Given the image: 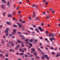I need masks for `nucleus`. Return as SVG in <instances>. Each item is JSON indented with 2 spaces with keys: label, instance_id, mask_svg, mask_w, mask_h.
Wrapping results in <instances>:
<instances>
[{
  "label": "nucleus",
  "instance_id": "f257e3e1",
  "mask_svg": "<svg viewBox=\"0 0 60 60\" xmlns=\"http://www.w3.org/2000/svg\"><path fill=\"white\" fill-rule=\"evenodd\" d=\"M38 29L39 30H40V31H44V29H42V28H41V27L40 26L38 27Z\"/></svg>",
  "mask_w": 60,
  "mask_h": 60
},
{
  "label": "nucleus",
  "instance_id": "f03ea898",
  "mask_svg": "<svg viewBox=\"0 0 60 60\" xmlns=\"http://www.w3.org/2000/svg\"><path fill=\"white\" fill-rule=\"evenodd\" d=\"M17 41L19 43H21L22 44H24V42L23 41H20L19 40H17Z\"/></svg>",
  "mask_w": 60,
  "mask_h": 60
},
{
  "label": "nucleus",
  "instance_id": "7ed1b4c3",
  "mask_svg": "<svg viewBox=\"0 0 60 60\" xmlns=\"http://www.w3.org/2000/svg\"><path fill=\"white\" fill-rule=\"evenodd\" d=\"M10 43L11 45L12 46V47H14V44H13V43H12V42H11V41H9V42L8 43V44H9Z\"/></svg>",
  "mask_w": 60,
  "mask_h": 60
},
{
  "label": "nucleus",
  "instance_id": "20e7f679",
  "mask_svg": "<svg viewBox=\"0 0 60 60\" xmlns=\"http://www.w3.org/2000/svg\"><path fill=\"white\" fill-rule=\"evenodd\" d=\"M49 39L51 41H53V40H55V38H53V37H52V38H50Z\"/></svg>",
  "mask_w": 60,
  "mask_h": 60
},
{
  "label": "nucleus",
  "instance_id": "39448f33",
  "mask_svg": "<svg viewBox=\"0 0 60 60\" xmlns=\"http://www.w3.org/2000/svg\"><path fill=\"white\" fill-rule=\"evenodd\" d=\"M17 24L18 25V27H21L22 26V25L20 24V23H17Z\"/></svg>",
  "mask_w": 60,
  "mask_h": 60
},
{
  "label": "nucleus",
  "instance_id": "423d86ee",
  "mask_svg": "<svg viewBox=\"0 0 60 60\" xmlns=\"http://www.w3.org/2000/svg\"><path fill=\"white\" fill-rule=\"evenodd\" d=\"M1 8L2 9H4V10H5V8L4 6V5L3 4L2 5H1Z\"/></svg>",
  "mask_w": 60,
  "mask_h": 60
},
{
  "label": "nucleus",
  "instance_id": "0eeeda50",
  "mask_svg": "<svg viewBox=\"0 0 60 60\" xmlns=\"http://www.w3.org/2000/svg\"><path fill=\"white\" fill-rule=\"evenodd\" d=\"M35 31H36L37 32H39V30H38V29H34Z\"/></svg>",
  "mask_w": 60,
  "mask_h": 60
},
{
  "label": "nucleus",
  "instance_id": "6e6552de",
  "mask_svg": "<svg viewBox=\"0 0 60 60\" xmlns=\"http://www.w3.org/2000/svg\"><path fill=\"white\" fill-rule=\"evenodd\" d=\"M9 52H14V50H12V49H10L9 51Z\"/></svg>",
  "mask_w": 60,
  "mask_h": 60
},
{
  "label": "nucleus",
  "instance_id": "1a4fd4ad",
  "mask_svg": "<svg viewBox=\"0 0 60 60\" xmlns=\"http://www.w3.org/2000/svg\"><path fill=\"white\" fill-rule=\"evenodd\" d=\"M34 41V40L31 39L30 40H29V41L30 42H32L33 41Z\"/></svg>",
  "mask_w": 60,
  "mask_h": 60
},
{
  "label": "nucleus",
  "instance_id": "9d476101",
  "mask_svg": "<svg viewBox=\"0 0 60 60\" xmlns=\"http://www.w3.org/2000/svg\"><path fill=\"white\" fill-rule=\"evenodd\" d=\"M39 18H37V17H36L35 20H36V21L39 20Z\"/></svg>",
  "mask_w": 60,
  "mask_h": 60
},
{
  "label": "nucleus",
  "instance_id": "9b49d317",
  "mask_svg": "<svg viewBox=\"0 0 60 60\" xmlns=\"http://www.w3.org/2000/svg\"><path fill=\"white\" fill-rule=\"evenodd\" d=\"M43 56L46 58L48 56V55H43Z\"/></svg>",
  "mask_w": 60,
  "mask_h": 60
},
{
  "label": "nucleus",
  "instance_id": "f8f14e48",
  "mask_svg": "<svg viewBox=\"0 0 60 60\" xmlns=\"http://www.w3.org/2000/svg\"><path fill=\"white\" fill-rule=\"evenodd\" d=\"M31 51L34 52L35 51V50H34V48H32L31 50Z\"/></svg>",
  "mask_w": 60,
  "mask_h": 60
},
{
  "label": "nucleus",
  "instance_id": "ddd939ff",
  "mask_svg": "<svg viewBox=\"0 0 60 60\" xmlns=\"http://www.w3.org/2000/svg\"><path fill=\"white\" fill-rule=\"evenodd\" d=\"M8 17H11L12 16L11 14H9L8 15Z\"/></svg>",
  "mask_w": 60,
  "mask_h": 60
},
{
  "label": "nucleus",
  "instance_id": "4468645a",
  "mask_svg": "<svg viewBox=\"0 0 60 60\" xmlns=\"http://www.w3.org/2000/svg\"><path fill=\"white\" fill-rule=\"evenodd\" d=\"M6 23H7V24H8V25H10V23L8 21H7L6 22Z\"/></svg>",
  "mask_w": 60,
  "mask_h": 60
},
{
  "label": "nucleus",
  "instance_id": "2eb2a0df",
  "mask_svg": "<svg viewBox=\"0 0 60 60\" xmlns=\"http://www.w3.org/2000/svg\"><path fill=\"white\" fill-rule=\"evenodd\" d=\"M50 18V16L49 15H48L47 16H46V18L47 19H48Z\"/></svg>",
  "mask_w": 60,
  "mask_h": 60
},
{
  "label": "nucleus",
  "instance_id": "dca6fc26",
  "mask_svg": "<svg viewBox=\"0 0 60 60\" xmlns=\"http://www.w3.org/2000/svg\"><path fill=\"white\" fill-rule=\"evenodd\" d=\"M19 55L21 56V55H24V54L22 53H20L19 54Z\"/></svg>",
  "mask_w": 60,
  "mask_h": 60
},
{
  "label": "nucleus",
  "instance_id": "f3484780",
  "mask_svg": "<svg viewBox=\"0 0 60 60\" xmlns=\"http://www.w3.org/2000/svg\"><path fill=\"white\" fill-rule=\"evenodd\" d=\"M16 29H14L13 30V32L14 33H16Z\"/></svg>",
  "mask_w": 60,
  "mask_h": 60
},
{
  "label": "nucleus",
  "instance_id": "a211bd4d",
  "mask_svg": "<svg viewBox=\"0 0 60 60\" xmlns=\"http://www.w3.org/2000/svg\"><path fill=\"white\" fill-rule=\"evenodd\" d=\"M52 34L51 33H49V35L50 37H52Z\"/></svg>",
  "mask_w": 60,
  "mask_h": 60
},
{
  "label": "nucleus",
  "instance_id": "6ab92c4d",
  "mask_svg": "<svg viewBox=\"0 0 60 60\" xmlns=\"http://www.w3.org/2000/svg\"><path fill=\"white\" fill-rule=\"evenodd\" d=\"M13 35H12V34H10L9 35V37H11Z\"/></svg>",
  "mask_w": 60,
  "mask_h": 60
},
{
  "label": "nucleus",
  "instance_id": "aec40b11",
  "mask_svg": "<svg viewBox=\"0 0 60 60\" xmlns=\"http://www.w3.org/2000/svg\"><path fill=\"white\" fill-rule=\"evenodd\" d=\"M3 2V3H6V1H4V0H1Z\"/></svg>",
  "mask_w": 60,
  "mask_h": 60
},
{
  "label": "nucleus",
  "instance_id": "412c9836",
  "mask_svg": "<svg viewBox=\"0 0 60 60\" xmlns=\"http://www.w3.org/2000/svg\"><path fill=\"white\" fill-rule=\"evenodd\" d=\"M25 41H29V39H26L25 40Z\"/></svg>",
  "mask_w": 60,
  "mask_h": 60
},
{
  "label": "nucleus",
  "instance_id": "4be33fe9",
  "mask_svg": "<svg viewBox=\"0 0 60 60\" xmlns=\"http://www.w3.org/2000/svg\"><path fill=\"white\" fill-rule=\"evenodd\" d=\"M52 55H55L56 54V53H55L54 52H52Z\"/></svg>",
  "mask_w": 60,
  "mask_h": 60
},
{
  "label": "nucleus",
  "instance_id": "5701e85b",
  "mask_svg": "<svg viewBox=\"0 0 60 60\" xmlns=\"http://www.w3.org/2000/svg\"><path fill=\"white\" fill-rule=\"evenodd\" d=\"M37 50L38 51H41V49L39 48H38Z\"/></svg>",
  "mask_w": 60,
  "mask_h": 60
},
{
  "label": "nucleus",
  "instance_id": "b1692460",
  "mask_svg": "<svg viewBox=\"0 0 60 60\" xmlns=\"http://www.w3.org/2000/svg\"><path fill=\"white\" fill-rule=\"evenodd\" d=\"M35 12H33V15L34 17H36V15H35Z\"/></svg>",
  "mask_w": 60,
  "mask_h": 60
},
{
  "label": "nucleus",
  "instance_id": "393cba45",
  "mask_svg": "<svg viewBox=\"0 0 60 60\" xmlns=\"http://www.w3.org/2000/svg\"><path fill=\"white\" fill-rule=\"evenodd\" d=\"M10 30V29H9V28H8L6 29V31H9Z\"/></svg>",
  "mask_w": 60,
  "mask_h": 60
},
{
  "label": "nucleus",
  "instance_id": "a878e982",
  "mask_svg": "<svg viewBox=\"0 0 60 60\" xmlns=\"http://www.w3.org/2000/svg\"><path fill=\"white\" fill-rule=\"evenodd\" d=\"M24 55H25V56L26 57H28V56L26 55V54H24Z\"/></svg>",
  "mask_w": 60,
  "mask_h": 60
},
{
  "label": "nucleus",
  "instance_id": "bb28decb",
  "mask_svg": "<svg viewBox=\"0 0 60 60\" xmlns=\"http://www.w3.org/2000/svg\"><path fill=\"white\" fill-rule=\"evenodd\" d=\"M53 36V37H54L55 36V35L53 34V33H52V37Z\"/></svg>",
  "mask_w": 60,
  "mask_h": 60
},
{
  "label": "nucleus",
  "instance_id": "cd10ccee",
  "mask_svg": "<svg viewBox=\"0 0 60 60\" xmlns=\"http://www.w3.org/2000/svg\"><path fill=\"white\" fill-rule=\"evenodd\" d=\"M30 29H31V30H34V29H33V28L32 27H30Z\"/></svg>",
  "mask_w": 60,
  "mask_h": 60
},
{
  "label": "nucleus",
  "instance_id": "c85d7f7f",
  "mask_svg": "<svg viewBox=\"0 0 60 60\" xmlns=\"http://www.w3.org/2000/svg\"><path fill=\"white\" fill-rule=\"evenodd\" d=\"M1 42L2 44H4V40H2Z\"/></svg>",
  "mask_w": 60,
  "mask_h": 60
},
{
  "label": "nucleus",
  "instance_id": "c756f323",
  "mask_svg": "<svg viewBox=\"0 0 60 60\" xmlns=\"http://www.w3.org/2000/svg\"><path fill=\"white\" fill-rule=\"evenodd\" d=\"M46 58V59H49V57L47 56V57Z\"/></svg>",
  "mask_w": 60,
  "mask_h": 60
},
{
  "label": "nucleus",
  "instance_id": "7c9ffc66",
  "mask_svg": "<svg viewBox=\"0 0 60 60\" xmlns=\"http://www.w3.org/2000/svg\"><path fill=\"white\" fill-rule=\"evenodd\" d=\"M32 26H33L34 27V28H35L36 27V26L35 25H33Z\"/></svg>",
  "mask_w": 60,
  "mask_h": 60
},
{
  "label": "nucleus",
  "instance_id": "2f4dec72",
  "mask_svg": "<svg viewBox=\"0 0 60 60\" xmlns=\"http://www.w3.org/2000/svg\"><path fill=\"white\" fill-rule=\"evenodd\" d=\"M34 41L35 42H37V39H35Z\"/></svg>",
  "mask_w": 60,
  "mask_h": 60
},
{
  "label": "nucleus",
  "instance_id": "473e14b6",
  "mask_svg": "<svg viewBox=\"0 0 60 60\" xmlns=\"http://www.w3.org/2000/svg\"><path fill=\"white\" fill-rule=\"evenodd\" d=\"M19 7H17L16 8V10H19Z\"/></svg>",
  "mask_w": 60,
  "mask_h": 60
},
{
  "label": "nucleus",
  "instance_id": "72a5a7b5",
  "mask_svg": "<svg viewBox=\"0 0 60 60\" xmlns=\"http://www.w3.org/2000/svg\"><path fill=\"white\" fill-rule=\"evenodd\" d=\"M25 22H26L24 21H23L22 22V23H25Z\"/></svg>",
  "mask_w": 60,
  "mask_h": 60
},
{
  "label": "nucleus",
  "instance_id": "f704fd0d",
  "mask_svg": "<svg viewBox=\"0 0 60 60\" xmlns=\"http://www.w3.org/2000/svg\"><path fill=\"white\" fill-rule=\"evenodd\" d=\"M3 55L2 54L0 53V57H1L2 56H3Z\"/></svg>",
  "mask_w": 60,
  "mask_h": 60
},
{
  "label": "nucleus",
  "instance_id": "c9c22d12",
  "mask_svg": "<svg viewBox=\"0 0 60 60\" xmlns=\"http://www.w3.org/2000/svg\"><path fill=\"white\" fill-rule=\"evenodd\" d=\"M33 56V55L32 54L31 55H30L29 56L30 57H32Z\"/></svg>",
  "mask_w": 60,
  "mask_h": 60
},
{
  "label": "nucleus",
  "instance_id": "e433bc0d",
  "mask_svg": "<svg viewBox=\"0 0 60 60\" xmlns=\"http://www.w3.org/2000/svg\"><path fill=\"white\" fill-rule=\"evenodd\" d=\"M41 54L42 55H44L45 53H44V52H42L41 53Z\"/></svg>",
  "mask_w": 60,
  "mask_h": 60
},
{
  "label": "nucleus",
  "instance_id": "4c0bfd02",
  "mask_svg": "<svg viewBox=\"0 0 60 60\" xmlns=\"http://www.w3.org/2000/svg\"><path fill=\"white\" fill-rule=\"evenodd\" d=\"M8 34H9V33L8 32L6 33V36H7L8 35Z\"/></svg>",
  "mask_w": 60,
  "mask_h": 60
},
{
  "label": "nucleus",
  "instance_id": "58836bf2",
  "mask_svg": "<svg viewBox=\"0 0 60 60\" xmlns=\"http://www.w3.org/2000/svg\"><path fill=\"white\" fill-rule=\"evenodd\" d=\"M59 55H58V54L56 55V57H59Z\"/></svg>",
  "mask_w": 60,
  "mask_h": 60
},
{
  "label": "nucleus",
  "instance_id": "ea45409f",
  "mask_svg": "<svg viewBox=\"0 0 60 60\" xmlns=\"http://www.w3.org/2000/svg\"><path fill=\"white\" fill-rule=\"evenodd\" d=\"M51 49H54V48L53 47H52L50 48Z\"/></svg>",
  "mask_w": 60,
  "mask_h": 60
},
{
  "label": "nucleus",
  "instance_id": "a19ab883",
  "mask_svg": "<svg viewBox=\"0 0 60 60\" xmlns=\"http://www.w3.org/2000/svg\"><path fill=\"white\" fill-rule=\"evenodd\" d=\"M48 2H46L45 4L46 5H48Z\"/></svg>",
  "mask_w": 60,
  "mask_h": 60
},
{
  "label": "nucleus",
  "instance_id": "79ce46f5",
  "mask_svg": "<svg viewBox=\"0 0 60 60\" xmlns=\"http://www.w3.org/2000/svg\"><path fill=\"white\" fill-rule=\"evenodd\" d=\"M17 34H21V33L20 32L18 31L17 32Z\"/></svg>",
  "mask_w": 60,
  "mask_h": 60
},
{
  "label": "nucleus",
  "instance_id": "37998d69",
  "mask_svg": "<svg viewBox=\"0 0 60 60\" xmlns=\"http://www.w3.org/2000/svg\"><path fill=\"white\" fill-rule=\"evenodd\" d=\"M34 55H36V54H37V53L36 52H35L34 53Z\"/></svg>",
  "mask_w": 60,
  "mask_h": 60
},
{
  "label": "nucleus",
  "instance_id": "c03bdc74",
  "mask_svg": "<svg viewBox=\"0 0 60 60\" xmlns=\"http://www.w3.org/2000/svg\"><path fill=\"white\" fill-rule=\"evenodd\" d=\"M23 50H24V51H26V48H24L23 49Z\"/></svg>",
  "mask_w": 60,
  "mask_h": 60
},
{
  "label": "nucleus",
  "instance_id": "a18cd8bd",
  "mask_svg": "<svg viewBox=\"0 0 60 60\" xmlns=\"http://www.w3.org/2000/svg\"><path fill=\"white\" fill-rule=\"evenodd\" d=\"M5 13H3V15L4 16H5Z\"/></svg>",
  "mask_w": 60,
  "mask_h": 60
},
{
  "label": "nucleus",
  "instance_id": "49530a36",
  "mask_svg": "<svg viewBox=\"0 0 60 60\" xmlns=\"http://www.w3.org/2000/svg\"><path fill=\"white\" fill-rule=\"evenodd\" d=\"M9 2H8L7 3V4L9 6Z\"/></svg>",
  "mask_w": 60,
  "mask_h": 60
},
{
  "label": "nucleus",
  "instance_id": "de8ad7c7",
  "mask_svg": "<svg viewBox=\"0 0 60 60\" xmlns=\"http://www.w3.org/2000/svg\"><path fill=\"white\" fill-rule=\"evenodd\" d=\"M41 58H42V59H45V58L42 56L41 57Z\"/></svg>",
  "mask_w": 60,
  "mask_h": 60
},
{
  "label": "nucleus",
  "instance_id": "09e8293b",
  "mask_svg": "<svg viewBox=\"0 0 60 60\" xmlns=\"http://www.w3.org/2000/svg\"><path fill=\"white\" fill-rule=\"evenodd\" d=\"M46 46L47 47H49V45H46Z\"/></svg>",
  "mask_w": 60,
  "mask_h": 60
},
{
  "label": "nucleus",
  "instance_id": "8fccbe9b",
  "mask_svg": "<svg viewBox=\"0 0 60 60\" xmlns=\"http://www.w3.org/2000/svg\"><path fill=\"white\" fill-rule=\"evenodd\" d=\"M28 33H25V34L26 35H28Z\"/></svg>",
  "mask_w": 60,
  "mask_h": 60
},
{
  "label": "nucleus",
  "instance_id": "3c124183",
  "mask_svg": "<svg viewBox=\"0 0 60 60\" xmlns=\"http://www.w3.org/2000/svg\"><path fill=\"white\" fill-rule=\"evenodd\" d=\"M49 9L50 10H51V11H53V9H52V8H50Z\"/></svg>",
  "mask_w": 60,
  "mask_h": 60
},
{
  "label": "nucleus",
  "instance_id": "603ef678",
  "mask_svg": "<svg viewBox=\"0 0 60 60\" xmlns=\"http://www.w3.org/2000/svg\"><path fill=\"white\" fill-rule=\"evenodd\" d=\"M13 26H14V27H17V26L16 25H13Z\"/></svg>",
  "mask_w": 60,
  "mask_h": 60
},
{
  "label": "nucleus",
  "instance_id": "864d4df0",
  "mask_svg": "<svg viewBox=\"0 0 60 60\" xmlns=\"http://www.w3.org/2000/svg\"><path fill=\"white\" fill-rule=\"evenodd\" d=\"M39 38H40V39H41V40H42V38L41 37H40Z\"/></svg>",
  "mask_w": 60,
  "mask_h": 60
},
{
  "label": "nucleus",
  "instance_id": "5fc2aeb1",
  "mask_svg": "<svg viewBox=\"0 0 60 60\" xmlns=\"http://www.w3.org/2000/svg\"><path fill=\"white\" fill-rule=\"evenodd\" d=\"M22 31H23L24 30H25V28H22Z\"/></svg>",
  "mask_w": 60,
  "mask_h": 60
},
{
  "label": "nucleus",
  "instance_id": "6e6d98bb",
  "mask_svg": "<svg viewBox=\"0 0 60 60\" xmlns=\"http://www.w3.org/2000/svg\"><path fill=\"white\" fill-rule=\"evenodd\" d=\"M18 13H21V12L20 11H19L18 12Z\"/></svg>",
  "mask_w": 60,
  "mask_h": 60
},
{
  "label": "nucleus",
  "instance_id": "4d7b16f0",
  "mask_svg": "<svg viewBox=\"0 0 60 60\" xmlns=\"http://www.w3.org/2000/svg\"><path fill=\"white\" fill-rule=\"evenodd\" d=\"M43 3H45L46 2V0H43Z\"/></svg>",
  "mask_w": 60,
  "mask_h": 60
},
{
  "label": "nucleus",
  "instance_id": "13d9d810",
  "mask_svg": "<svg viewBox=\"0 0 60 60\" xmlns=\"http://www.w3.org/2000/svg\"><path fill=\"white\" fill-rule=\"evenodd\" d=\"M6 57H8V54H6Z\"/></svg>",
  "mask_w": 60,
  "mask_h": 60
},
{
  "label": "nucleus",
  "instance_id": "bf43d9fd",
  "mask_svg": "<svg viewBox=\"0 0 60 60\" xmlns=\"http://www.w3.org/2000/svg\"><path fill=\"white\" fill-rule=\"evenodd\" d=\"M6 37V36H3V38H5Z\"/></svg>",
  "mask_w": 60,
  "mask_h": 60
},
{
  "label": "nucleus",
  "instance_id": "052dcab7",
  "mask_svg": "<svg viewBox=\"0 0 60 60\" xmlns=\"http://www.w3.org/2000/svg\"><path fill=\"white\" fill-rule=\"evenodd\" d=\"M55 12V11H52V13H54Z\"/></svg>",
  "mask_w": 60,
  "mask_h": 60
},
{
  "label": "nucleus",
  "instance_id": "680f3d73",
  "mask_svg": "<svg viewBox=\"0 0 60 60\" xmlns=\"http://www.w3.org/2000/svg\"><path fill=\"white\" fill-rule=\"evenodd\" d=\"M45 41H48V39H47V38H45Z\"/></svg>",
  "mask_w": 60,
  "mask_h": 60
},
{
  "label": "nucleus",
  "instance_id": "e2e57ef3",
  "mask_svg": "<svg viewBox=\"0 0 60 60\" xmlns=\"http://www.w3.org/2000/svg\"><path fill=\"white\" fill-rule=\"evenodd\" d=\"M32 44H30V47H32Z\"/></svg>",
  "mask_w": 60,
  "mask_h": 60
},
{
  "label": "nucleus",
  "instance_id": "0e129e2a",
  "mask_svg": "<svg viewBox=\"0 0 60 60\" xmlns=\"http://www.w3.org/2000/svg\"><path fill=\"white\" fill-rule=\"evenodd\" d=\"M41 25L42 26H43L44 25V23H42L41 24Z\"/></svg>",
  "mask_w": 60,
  "mask_h": 60
},
{
  "label": "nucleus",
  "instance_id": "69168bd1",
  "mask_svg": "<svg viewBox=\"0 0 60 60\" xmlns=\"http://www.w3.org/2000/svg\"><path fill=\"white\" fill-rule=\"evenodd\" d=\"M31 19V17H29V19Z\"/></svg>",
  "mask_w": 60,
  "mask_h": 60
},
{
  "label": "nucleus",
  "instance_id": "338daca9",
  "mask_svg": "<svg viewBox=\"0 0 60 60\" xmlns=\"http://www.w3.org/2000/svg\"><path fill=\"white\" fill-rule=\"evenodd\" d=\"M43 15H45V13L44 12H43Z\"/></svg>",
  "mask_w": 60,
  "mask_h": 60
},
{
  "label": "nucleus",
  "instance_id": "774afa93",
  "mask_svg": "<svg viewBox=\"0 0 60 60\" xmlns=\"http://www.w3.org/2000/svg\"><path fill=\"white\" fill-rule=\"evenodd\" d=\"M9 60V59L8 58H6L5 60Z\"/></svg>",
  "mask_w": 60,
  "mask_h": 60
}]
</instances>
